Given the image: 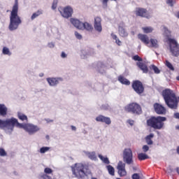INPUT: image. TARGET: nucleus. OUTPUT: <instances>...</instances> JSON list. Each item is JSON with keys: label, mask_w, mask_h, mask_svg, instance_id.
<instances>
[{"label": "nucleus", "mask_w": 179, "mask_h": 179, "mask_svg": "<svg viewBox=\"0 0 179 179\" xmlns=\"http://www.w3.org/2000/svg\"><path fill=\"white\" fill-rule=\"evenodd\" d=\"M27 124V123H19L17 119L15 117L6 119L4 120L0 119V129L4 131L6 135H12L15 130V127H17V128H22V129L25 131Z\"/></svg>", "instance_id": "1"}, {"label": "nucleus", "mask_w": 179, "mask_h": 179, "mask_svg": "<svg viewBox=\"0 0 179 179\" xmlns=\"http://www.w3.org/2000/svg\"><path fill=\"white\" fill-rule=\"evenodd\" d=\"M19 12V3L17 0L15 1V3L13 6L12 10L10 14V23L8 29L10 31H15L19 29V26L22 24V19L17 14Z\"/></svg>", "instance_id": "2"}, {"label": "nucleus", "mask_w": 179, "mask_h": 179, "mask_svg": "<svg viewBox=\"0 0 179 179\" xmlns=\"http://www.w3.org/2000/svg\"><path fill=\"white\" fill-rule=\"evenodd\" d=\"M162 94L165 104L169 108H171V110L178 108V99L173 90L169 88L165 89L162 91Z\"/></svg>", "instance_id": "3"}, {"label": "nucleus", "mask_w": 179, "mask_h": 179, "mask_svg": "<svg viewBox=\"0 0 179 179\" xmlns=\"http://www.w3.org/2000/svg\"><path fill=\"white\" fill-rule=\"evenodd\" d=\"M71 170L73 176L78 179H83L90 174L89 166L82 163L75 164L73 166H71Z\"/></svg>", "instance_id": "4"}, {"label": "nucleus", "mask_w": 179, "mask_h": 179, "mask_svg": "<svg viewBox=\"0 0 179 179\" xmlns=\"http://www.w3.org/2000/svg\"><path fill=\"white\" fill-rule=\"evenodd\" d=\"M167 118L166 117L152 116L147 120L148 127L153 128V129H163L164 127V121H166Z\"/></svg>", "instance_id": "5"}, {"label": "nucleus", "mask_w": 179, "mask_h": 179, "mask_svg": "<svg viewBox=\"0 0 179 179\" xmlns=\"http://www.w3.org/2000/svg\"><path fill=\"white\" fill-rule=\"evenodd\" d=\"M125 111L131 113L135 115H141L142 114V108L141 105L136 103H131L124 107Z\"/></svg>", "instance_id": "6"}, {"label": "nucleus", "mask_w": 179, "mask_h": 179, "mask_svg": "<svg viewBox=\"0 0 179 179\" xmlns=\"http://www.w3.org/2000/svg\"><path fill=\"white\" fill-rule=\"evenodd\" d=\"M122 157L124 164H127L128 166L134 164V153L132 152V150H131V148H125L123 150Z\"/></svg>", "instance_id": "7"}, {"label": "nucleus", "mask_w": 179, "mask_h": 179, "mask_svg": "<svg viewBox=\"0 0 179 179\" xmlns=\"http://www.w3.org/2000/svg\"><path fill=\"white\" fill-rule=\"evenodd\" d=\"M169 46L173 57H179V44L176 39H169Z\"/></svg>", "instance_id": "8"}, {"label": "nucleus", "mask_w": 179, "mask_h": 179, "mask_svg": "<svg viewBox=\"0 0 179 179\" xmlns=\"http://www.w3.org/2000/svg\"><path fill=\"white\" fill-rule=\"evenodd\" d=\"M49 86L51 87H57L61 83L64 82L62 77H49L46 78Z\"/></svg>", "instance_id": "9"}, {"label": "nucleus", "mask_w": 179, "mask_h": 179, "mask_svg": "<svg viewBox=\"0 0 179 179\" xmlns=\"http://www.w3.org/2000/svg\"><path fill=\"white\" fill-rule=\"evenodd\" d=\"M40 131V127L33 123H27L25 127V132H27L29 135H34Z\"/></svg>", "instance_id": "10"}, {"label": "nucleus", "mask_w": 179, "mask_h": 179, "mask_svg": "<svg viewBox=\"0 0 179 179\" xmlns=\"http://www.w3.org/2000/svg\"><path fill=\"white\" fill-rule=\"evenodd\" d=\"M59 12L63 17L69 19V17H72V15H73V8H72L71 6H67L64 8L63 11L59 9Z\"/></svg>", "instance_id": "11"}, {"label": "nucleus", "mask_w": 179, "mask_h": 179, "mask_svg": "<svg viewBox=\"0 0 179 179\" xmlns=\"http://www.w3.org/2000/svg\"><path fill=\"white\" fill-rule=\"evenodd\" d=\"M132 87L137 94H142L145 92L143 84L139 80H135L132 83Z\"/></svg>", "instance_id": "12"}, {"label": "nucleus", "mask_w": 179, "mask_h": 179, "mask_svg": "<svg viewBox=\"0 0 179 179\" xmlns=\"http://www.w3.org/2000/svg\"><path fill=\"white\" fill-rule=\"evenodd\" d=\"M136 16H140L141 17H145V19H150V15L148 12L147 9L142 8H137L136 9Z\"/></svg>", "instance_id": "13"}, {"label": "nucleus", "mask_w": 179, "mask_h": 179, "mask_svg": "<svg viewBox=\"0 0 179 179\" xmlns=\"http://www.w3.org/2000/svg\"><path fill=\"white\" fill-rule=\"evenodd\" d=\"M154 110L155 113L159 115H164L166 111V108L158 103L154 104Z\"/></svg>", "instance_id": "14"}, {"label": "nucleus", "mask_w": 179, "mask_h": 179, "mask_svg": "<svg viewBox=\"0 0 179 179\" xmlns=\"http://www.w3.org/2000/svg\"><path fill=\"white\" fill-rule=\"evenodd\" d=\"M118 174L120 177H125L127 176V171L125 170V164L120 161L117 164Z\"/></svg>", "instance_id": "15"}, {"label": "nucleus", "mask_w": 179, "mask_h": 179, "mask_svg": "<svg viewBox=\"0 0 179 179\" xmlns=\"http://www.w3.org/2000/svg\"><path fill=\"white\" fill-rule=\"evenodd\" d=\"M94 27L96 31L98 33H101L103 31V27H101V18L99 17H96L94 18Z\"/></svg>", "instance_id": "16"}, {"label": "nucleus", "mask_w": 179, "mask_h": 179, "mask_svg": "<svg viewBox=\"0 0 179 179\" xmlns=\"http://www.w3.org/2000/svg\"><path fill=\"white\" fill-rule=\"evenodd\" d=\"M95 120L97 122H103L104 124H106V125H110L111 124V119L102 115L97 116Z\"/></svg>", "instance_id": "17"}, {"label": "nucleus", "mask_w": 179, "mask_h": 179, "mask_svg": "<svg viewBox=\"0 0 179 179\" xmlns=\"http://www.w3.org/2000/svg\"><path fill=\"white\" fill-rule=\"evenodd\" d=\"M83 153H84L85 156L90 159V160H92L94 162L97 161V155H96V152L95 151H86L83 150Z\"/></svg>", "instance_id": "18"}, {"label": "nucleus", "mask_w": 179, "mask_h": 179, "mask_svg": "<svg viewBox=\"0 0 179 179\" xmlns=\"http://www.w3.org/2000/svg\"><path fill=\"white\" fill-rule=\"evenodd\" d=\"M124 27V22H122L119 24V27H118L119 34L120 36H121V37H128V32L127 31V30H125V28Z\"/></svg>", "instance_id": "19"}, {"label": "nucleus", "mask_w": 179, "mask_h": 179, "mask_svg": "<svg viewBox=\"0 0 179 179\" xmlns=\"http://www.w3.org/2000/svg\"><path fill=\"white\" fill-rule=\"evenodd\" d=\"M87 85L93 89L94 92H101L103 90V85L102 83H96L92 85V84L88 83Z\"/></svg>", "instance_id": "20"}, {"label": "nucleus", "mask_w": 179, "mask_h": 179, "mask_svg": "<svg viewBox=\"0 0 179 179\" xmlns=\"http://www.w3.org/2000/svg\"><path fill=\"white\" fill-rule=\"evenodd\" d=\"M107 66L106 64L103 62H99L97 64V71L99 73H101V75H104L106 73V71H107Z\"/></svg>", "instance_id": "21"}, {"label": "nucleus", "mask_w": 179, "mask_h": 179, "mask_svg": "<svg viewBox=\"0 0 179 179\" xmlns=\"http://www.w3.org/2000/svg\"><path fill=\"white\" fill-rule=\"evenodd\" d=\"M70 23L74 26L76 29H78V30H80L82 27L83 22H80V20L76 19V18H71L70 19Z\"/></svg>", "instance_id": "22"}, {"label": "nucleus", "mask_w": 179, "mask_h": 179, "mask_svg": "<svg viewBox=\"0 0 179 179\" xmlns=\"http://www.w3.org/2000/svg\"><path fill=\"white\" fill-rule=\"evenodd\" d=\"M8 115V107L3 103H0V117H5Z\"/></svg>", "instance_id": "23"}, {"label": "nucleus", "mask_w": 179, "mask_h": 179, "mask_svg": "<svg viewBox=\"0 0 179 179\" xmlns=\"http://www.w3.org/2000/svg\"><path fill=\"white\" fill-rule=\"evenodd\" d=\"M80 30H86L87 31H92L93 30V25H92V24L87 22H83Z\"/></svg>", "instance_id": "24"}, {"label": "nucleus", "mask_w": 179, "mask_h": 179, "mask_svg": "<svg viewBox=\"0 0 179 179\" xmlns=\"http://www.w3.org/2000/svg\"><path fill=\"white\" fill-rule=\"evenodd\" d=\"M164 36L166 38V41L169 43V40H176L171 38V31L169 29L168 27H164Z\"/></svg>", "instance_id": "25"}, {"label": "nucleus", "mask_w": 179, "mask_h": 179, "mask_svg": "<svg viewBox=\"0 0 179 179\" xmlns=\"http://www.w3.org/2000/svg\"><path fill=\"white\" fill-rule=\"evenodd\" d=\"M138 37L142 43L145 44V45H148L149 44L150 41H149V36L148 35L142 34H138Z\"/></svg>", "instance_id": "26"}, {"label": "nucleus", "mask_w": 179, "mask_h": 179, "mask_svg": "<svg viewBox=\"0 0 179 179\" xmlns=\"http://www.w3.org/2000/svg\"><path fill=\"white\" fill-rule=\"evenodd\" d=\"M137 66H138V68H140V69L143 71V73H148V66H146L145 63L139 62L137 63Z\"/></svg>", "instance_id": "27"}, {"label": "nucleus", "mask_w": 179, "mask_h": 179, "mask_svg": "<svg viewBox=\"0 0 179 179\" xmlns=\"http://www.w3.org/2000/svg\"><path fill=\"white\" fill-rule=\"evenodd\" d=\"M17 118L20 120V121H23L25 122H27L29 121V118L27 117V115H24V113L22 112H17Z\"/></svg>", "instance_id": "28"}, {"label": "nucleus", "mask_w": 179, "mask_h": 179, "mask_svg": "<svg viewBox=\"0 0 179 179\" xmlns=\"http://www.w3.org/2000/svg\"><path fill=\"white\" fill-rule=\"evenodd\" d=\"M118 80L122 85H126V86H129L131 85V82H129L128 79L124 78V76H120L118 77Z\"/></svg>", "instance_id": "29"}, {"label": "nucleus", "mask_w": 179, "mask_h": 179, "mask_svg": "<svg viewBox=\"0 0 179 179\" xmlns=\"http://www.w3.org/2000/svg\"><path fill=\"white\" fill-rule=\"evenodd\" d=\"M152 138H155V134L153 133L150 134L145 137V142L147 145H153Z\"/></svg>", "instance_id": "30"}, {"label": "nucleus", "mask_w": 179, "mask_h": 179, "mask_svg": "<svg viewBox=\"0 0 179 179\" xmlns=\"http://www.w3.org/2000/svg\"><path fill=\"white\" fill-rule=\"evenodd\" d=\"M41 15H43V10L41 9L38 10L36 12L32 14V15L31 16V20H34V19H37V17H38V16H41Z\"/></svg>", "instance_id": "31"}, {"label": "nucleus", "mask_w": 179, "mask_h": 179, "mask_svg": "<svg viewBox=\"0 0 179 179\" xmlns=\"http://www.w3.org/2000/svg\"><path fill=\"white\" fill-rule=\"evenodd\" d=\"M89 55H90L89 50H86L85 49L81 50L80 57L83 59H85V58H87Z\"/></svg>", "instance_id": "32"}, {"label": "nucleus", "mask_w": 179, "mask_h": 179, "mask_svg": "<svg viewBox=\"0 0 179 179\" xmlns=\"http://www.w3.org/2000/svg\"><path fill=\"white\" fill-rule=\"evenodd\" d=\"M98 157H99L100 160H101L102 163H104V164H110V159H108V157H103L101 155H99Z\"/></svg>", "instance_id": "33"}, {"label": "nucleus", "mask_w": 179, "mask_h": 179, "mask_svg": "<svg viewBox=\"0 0 179 179\" xmlns=\"http://www.w3.org/2000/svg\"><path fill=\"white\" fill-rule=\"evenodd\" d=\"M106 169H107L110 176H115V169H114V167H113V166L108 165V166H106Z\"/></svg>", "instance_id": "34"}, {"label": "nucleus", "mask_w": 179, "mask_h": 179, "mask_svg": "<svg viewBox=\"0 0 179 179\" xmlns=\"http://www.w3.org/2000/svg\"><path fill=\"white\" fill-rule=\"evenodd\" d=\"M138 160H146L147 159H149V156L146 155L145 153L141 152L138 154Z\"/></svg>", "instance_id": "35"}, {"label": "nucleus", "mask_w": 179, "mask_h": 179, "mask_svg": "<svg viewBox=\"0 0 179 179\" xmlns=\"http://www.w3.org/2000/svg\"><path fill=\"white\" fill-rule=\"evenodd\" d=\"M142 30H143V33H145L146 34H148L152 33V31H153V27H142Z\"/></svg>", "instance_id": "36"}, {"label": "nucleus", "mask_w": 179, "mask_h": 179, "mask_svg": "<svg viewBox=\"0 0 179 179\" xmlns=\"http://www.w3.org/2000/svg\"><path fill=\"white\" fill-rule=\"evenodd\" d=\"M2 54L3 55H8V57H10V55H12V52H10V50H9V48L6 47L3 48Z\"/></svg>", "instance_id": "37"}, {"label": "nucleus", "mask_w": 179, "mask_h": 179, "mask_svg": "<svg viewBox=\"0 0 179 179\" xmlns=\"http://www.w3.org/2000/svg\"><path fill=\"white\" fill-rule=\"evenodd\" d=\"M50 149H51V148L50 147H42L40 148L39 152L43 155L44 153H47V152H48V150H50Z\"/></svg>", "instance_id": "38"}, {"label": "nucleus", "mask_w": 179, "mask_h": 179, "mask_svg": "<svg viewBox=\"0 0 179 179\" xmlns=\"http://www.w3.org/2000/svg\"><path fill=\"white\" fill-rule=\"evenodd\" d=\"M165 65L170 71H175L174 66H173V64H171L169 60H166Z\"/></svg>", "instance_id": "39"}, {"label": "nucleus", "mask_w": 179, "mask_h": 179, "mask_svg": "<svg viewBox=\"0 0 179 179\" xmlns=\"http://www.w3.org/2000/svg\"><path fill=\"white\" fill-rule=\"evenodd\" d=\"M150 43L152 44V47H154V48H157L159 47V45H157V40L151 38Z\"/></svg>", "instance_id": "40"}, {"label": "nucleus", "mask_w": 179, "mask_h": 179, "mask_svg": "<svg viewBox=\"0 0 179 179\" xmlns=\"http://www.w3.org/2000/svg\"><path fill=\"white\" fill-rule=\"evenodd\" d=\"M101 109H102L105 111H108V110H111V108L108 106V103H105L101 106Z\"/></svg>", "instance_id": "41"}, {"label": "nucleus", "mask_w": 179, "mask_h": 179, "mask_svg": "<svg viewBox=\"0 0 179 179\" xmlns=\"http://www.w3.org/2000/svg\"><path fill=\"white\" fill-rule=\"evenodd\" d=\"M151 69L154 71L155 73L159 74L160 73V69L155 65H152Z\"/></svg>", "instance_id": "42"}, {"label": "nucleus", "mask_w": 179, "mask_h": 179, "mask_svg": "<svg viewBox=\"0 0 179 179\" xmlns=\"http://www.w3.org/2000/svg\"><path fill=\"white\" fill-rule=\"evenodd\" d=\"M0 156L1 157H5V156H8V153L5 151V149L0 148Z\"/></svg>", "instance_id": "43"}, {"label": "nucleus", "mask_w": 179, "mask_h": 179, "mask_svg": "<svg viewBox=\"0 0 179 179\" xmlns=\"http://www.w3.org/2000/svg\"><path fill=\"white\" fill-rule=\"evenodd\" d=\"M57 6H58V0H53L52 4V9L53 10H55V9H57Z\"/></svg>", "instance_id": "44"}, {"label": "nucleus", "mask_w": 179, "mask_h": 179, "mask_svg": "<svg viewBox=\"0 0 179 179\" xmlns=\"http://www.w3.org/2000/svg\"><path fill=\"white\" fill-rule=\"evenodd\" d=\"M166 3L169 6L173 7V6H174V3H176V1L174 0H167Z\"/></svg>", "instance_id": "45"}, {"label": "nucleus", "mask_w": 179, "mask_h": 179, "mask_svg": "<svg viewBox=\"0 0 179 179\" xmlns=\"http://www.w3.org/2000/svg\"><path fill=\"white\" fill-rule=\"evenodd\" d=\"M44 173L48 175V174H51V173H52V169H51L50 168H45L44 169Z\"/></svg>", "instance_id": "46"}, {"label": "nucleus", "mask_w": 179, "mask_h": 179, "mask_svg": "<svg viewBox=\"0 0 179 179\" xmlns=\"http://www.w3.org/2000/svg\"><path fill=\"white\" fill-rule=\"evenodd\" d=\"M133 59L134 61H138L139 62H142V58H141L138 55H134L133 57Z\"/></svg>", "instance_id": "47"}, {"label": "nucleus", "mask_w": 179, "mask_h": 179, "mask_svg": "<svg viewBox=\"0 0 179 179\" xmlns=\"http://www.w3.org/2000/svg\"><path fill=\"white\" fill-rule=\"evenodd\" d=\"M103 8H107L108 0H101Z\"/></svg>", "instance_id": "48"}, {"label": "nucleus", "mask_w": 179, "mask_h": 179, "mask_svg": "<svg viewBox=\"0 0 179 179\" xmlns=\"http://www.w3.org/2000/svg\"><path fill=\"white\" fill-rule=\"evenodd\" d=\"M75 36L76 38H78V40H82V35L79 34L78 31H75Z\"/></svg>", "instance_id": "49"}, {"label": "nucleus", "mask_w": 179, "mask_h": 179, "mask_svg": "<svg viewBox=\"0 0 179 179\" xmlns=\"http://www.w3.org/2000/svg\"><path fill=\"white\" fill-rule=\"evenodd\" d=\"M48 48H54V47H55V43L53 42H49L48 43Z\"/></svg>", "instance_id": "50"}, {"label": "nucleus", "mask_w": 179, "mask_h": 179, "mask_svg": "<svg viewBox=\"0 0 179 179\" xmlns=\"http://www.w3.org/2000/svg\"><path fill=\"white\" fill-rule=\"evenodd\" d=\"M132 179H141V176H139V174L138 173H134L131 176Z\"/></svg>", "instance_id": "51"}, {"label": "nucleus", "mask_w": 179, "mask_h": 179, "mask_svg": "<svg viewBox=\"0 0 179 179\" xmlns=\"http://www.w3.org/2000/svg\"><path fill=\"white\" fill-rule=\"evenodd\" d=\"M143 152H144V153H146V152H148L149 150V147L148 145H143L142 148Z\"/></svg>", "instance_id": "52"}, {"label": "nucleus", "mask_w": 179, "mask_h": 179, "mask_svg": "<svg viewBox=\"0 0 179 179\" xmlns=\"http://www.w3.org/2000/svg\"><path fill=\"white\" fill-rule=\"evenodd\" d=\"M60 57L61 58L65 59L68 57V55L65 52H62Z\"/></svg>", "instance_id": "53"}, {"label": "nucleus", "mask_w": 179, "mask_h": 179, "mask_svg": "<svg viewBox=\"0 0 179 179\" xmlns=\"http://www.w3.org/2000/svg\"><path fill=\"white\" fill-rule=\"evenodd\" d=\"M127 124H129V125L131 127L134 126V124H135V121L132 120H128L127 121Z\"/></svg>", "instance_id": "54"}, {"label": "nucleus", "mask_w": 179, "mask_h": 179, "mask_svg": "<svg viewBox=\"0 0 179 179\" xmlns=\"http://www.w3.org/2000/svg\"><path fill=\"white\" fill-rule=\"evenodd\" d=\"M111 37L113 40H117L118 38V37L117 36V35L114 34H111Z\"/></svg>", "instance_id": "55"}, {"label": "nucleus", "mask_w": 179, "mask_h": 179, "mask_svg": "<svg viewBox=\"0 0 179 179\" xmlns=\"http://www.w3.org/2000/svg\"><path fill=\"white\" fill-rule=\"evenodd\" d=\"M115 43L117 44V45H121L122 44L121 41H120L118 38L115 40Z\"/></svg>", "instance_id": "56"}, {"label": "nucleus", "mask_w": 179, "mask_h": 179, "mask_svg": "<svg viewBox=\"0 0 179 179\" xmlns=\"http://www.w3.org/2000/svg\"><path fill=\"white\" fill-rule=\"evenodd\" d=\"M174 117L176 118V120H179V113H174Z\"/></svg>", "instance_id": "57"}, {"label": "nucleus", "mask_w": 179, "mask_h": 179, "mask_svg": "<svg viewBox=\"0 0 179 179\" xmlns=\"http://www.w3.org/2000/svg\"><path fill=\"white\" fill-rule=\"evenodd\" d=\"M46 122L50 123V122H54V120H51V119H46L45 120Z\"/></svg>", "instance_id": "58"}, {"label": "nucleus", "mask_w": 179, "mask_h": 179, "mask_svg": "<svg viewBox=\"0 0 179 179\" xmlns=\"http://www.w3.org/2000/svg\"><path fill=\"white\" fill-rule=\"evenodd\" d=\"M71 128L72 131H76V127L72 125V126H71Z\"/></svg>", "instance_id": "59"}, {"label": "nucleus", "mask_w": 179, "mask_h": 179, "mask_svg": "<svg viewBox=\"0 0 179 179\" xmlns=\"http://www.w3.org/2000/svg\"><path fill=\"white\" fill-rule=\"evenodd\" d=\"M44 76V73H39V77L43 78Z\"/></svg>", "instance_id": "60"}, {"label": "nucleus", "mask_w": 179, "mask_h": 179, "mask_svg": "<svg viewBox=\"0 0 179 179\" xmlns=\"http://www.w3.org/2000/svg\"><path fill=\"white\" fill-rule=\"evenodd\" d=\"M176 171H177L178 174H179V167L176 168Z\"/></svg>", "instance_id": "61"}, {"label": "nucleus", "mask_w": 179, "mask_h": 179, "mask_svg": "<svg viewBox=\"0 0 179 179\" xmlns=\"http://www.w3.org/2000/svg\"><path fill=\"white\" fill-rule=\"evenodd\" d=\"M176 129H177L178 131H179V125L176 126Z\"/></svg>", "instance_id": "62"}, {"label": "nucleus", "mask_w": 179, "mask_h": 179, "mask_svg": "<svg viewBox=\"0 0 179 179\" xmlns=\"http://www.w3.org/2000/svg\"><path fill=\"white\" fill-rule=\"evenodd\" d=\"M91 179H97V178L94 177H92Z\"/></svg>", "instance_id": "63"}, {"label": "nucleus", "mask_w": 179, "mask_h": 179, "mask_svg": "<svg viewBox=\"0 0 179 179\" xmlns=\"http://www.w3.org/2000/svg\"><path fill=\"white\" fill-rule=\"evenodd\" d=\"M177 80H179V76L176 78Z\"/></svg>", "instance_id": "64"}]
</instances>
